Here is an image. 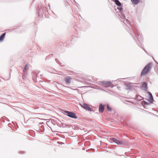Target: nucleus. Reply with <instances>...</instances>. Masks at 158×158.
Masks as SVG:
<instances>
[{"label": "nucleus", "mask_w": 158, "mask_h": 158, "mask_svg": "<svg viewBox=\"0 0 158 158\" xmlns=\"http://www.w3.org/2000/svg\"><path fill=\"white\" fill-rule=\"evenodd\" d=\"M151 63H149L145 67L141 72L142 75H145L149 72L151 67Z\"/></svg>", "instance_id": "nucleus-1"}, {"label": "nucleus", "mask_w": 158, "mask_h": 158, "mask_svg": "<svg viewBox=\"0 0 158 158\" xmlns=\"http://www.w3.org/2000/svg\"><path fill=\"white\" fill-rule=\"evenodd\" d=\"M110 140L118 145H122L124 143V141L123 140L120 141L114 138L110 139Z\"/></svg>", "instance_id": "nucleus-2"}, {"label": "nucleus", "mask_w": 158, "mask_h": 158, "mask_svg": "<svg viewBox=\"0 0 158 158\" xmlns=\"http://www.w3.org/2000/svg\"><path fill=\"white\" fill-rule=\"evenodd\" d=\"M65 112L67 114L68 116L69 117L74 118H77V117L76 116L74 113L68 111H65Z\"/></svg>", "instance_id": "nucleus-3"}, {"label": "nucleus", "mask_w": 158, "mask_h": 158, "mask_svg": "<svg viewBox=\"0 0 158 158\" xmlns=\"http://www.w3.org/2000/svg\"><path fill=\"white\" fill-rule=\"evenodd\" d=\"M102 83V85L106 87L111 86L112 85V83L110 81H103Z\"/></svg>", "instance_id": "nucleus-4"}, {"label": "nucleus", "mask_w": 158, "mask_h": 158, "mask_svg": "<svg viewBox=\"0 0 158 158\" xmlns=\"http://www.w3.org/2000/svg\"><path fill=\"white\" fill-rule=\"evenodd\" d=\"M81 106L84 109L89 110V111H90L91 110V108L88 105L85 104L84 103L83 104L81 105Z\"/></svg>", "instance_id": "nucleus-5"}, {"label": "nucleus", "mask_w": 158, "mask_h": 158, "mask_svg": "<svg viewBox=\"0 0 158 158\" xmlns=\"http://www.w3.org/2000/svg\"><path fill=\"white\" fill-rule=\"evenodd\" d=\"M72 79L69 77H67L65 78L64 80L66 83L67 84H69Z\"/></svg>", "instance_id": "nucleus-6"}, {"label": "nucleus", "mask_w": 158, "mask_h": 158, "mask_svg": "<svg viewBox=\"0 0 158 158\" xmlns=\"http://www.w3.org/2000/svg\"><path fill=\"white\" fill-rule=\"evenodd\" d=\"M104 106L102 104L100 105L99 107V111L100 112L102 113L104 110Z\"/></svg>", "instance_id": "nucleus-7"}, {"label": "nucleus", "mask_w": 158, "mask_h": 158, "mask_svg": "<svg viewBox=\"0 0 158 158\" xmlns=\"http://www.w3.org/2000/svg\"><path fill=\"white\" fill-rule=\"evenodd\" d=\"M6 33H4L0 36V41L1 42L2 41L5 37Z\"/></svg>", "instance_id": "nucleus-8"}, {"label": "nucleus", "mask_w": 158, "mask_h": 158, "mask_svg": "<svg viewBox=\"0 0 158 158\" xmlns=\"http://www.w3.org/2000/svg\"><path fill=\"white\" fill-rule=\"evenodd\" d=\"M114 2L117 6H120L121 4L118 0H114Z\"/></svg>", "instance_id": "nucleus-9"}, {"label": "nucleus", "mask_w": 158, "mask_h": 158, "mask_svg": "<svg viewBox=\"0 0 158 158\" xmlns=\"http://www.w3.org/2000/svg\"><path fill=\"white\" fill-rule=\"evenodd\" d=\"M131 1L132 2V3L135 4H137L138 2V0H131Z\"/></svg>", "instance_id": "nucleus-10"}, {"label": "nucleus", "mask_w": 158, "mask_h": 158, "mask_svg": "<svg viewBox=\"0 0 158 158\" xmlns=\"http://www.w3.org/2000/svg\"><path fill=\"white\" fill-rule=\"evenodd\" d=\"M147 85V84L146 82H144L142 85V87H143L146 88Z\"/></svg>", "instance_id": "nucleus-11"}, {"label": "nucleus", "mask_w": 158, "mask_h": 158, "mask_svg": "<svg viewBox=\"0 0 158 158\" xmlns=\"http://www.w3.org/2000/svg\"><path fill=\"white\" fill-rule=\"evenodd\" d=\"M149 95H150L149 99L151 100L152 101L153 100V98L152 95L151 93H150Z\"/></svg>", "instance_id": "nucleus-12"}, {"label": "nucleus", "mask_w": 158, "mask_h": 158, "mask_svg": "<svg viewBox=\"0 0 158 158\" xmlns=\"http://www.w3.org/2000/svg\"><path fill=\"white\" fill-rule=\"evenodd\" d=\"M107 110L108 111H111L112 110V109L111 108L109 107V106H107Z\"/></svg>", "instance_id": "nucleus-13"}, {"label": "nucleus", "mask_w": 158, "mask_h": 158, "mask_svg": "<svg viewBox=\"0 0 158 158\" xmlns=\"http://www.w3.org/2000/svg\"><path fill=\"white\" fill-rule=\"evenodd\" d=\"M28 68V67H27V65H26L25 67L24 70H23V71L25 72V71Z\"/></svg>", "instance_id": "nucleus-14"}]
</instances>
